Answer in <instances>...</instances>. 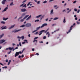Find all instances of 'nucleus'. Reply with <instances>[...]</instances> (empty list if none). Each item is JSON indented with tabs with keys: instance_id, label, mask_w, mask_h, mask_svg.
I'll use <instances>...</instances> for the list:
<instances>
[{
	"instance_id": "52",
	"label": "nucleus",
	"mask_w": 80,
	"mask_h": 80,
	"mask_svg": "<svg viewBox=\"0 0 80 80\" xmlns=\"http://www.w3.org/2000/svg\"><path fill=\"white\" fill-rule=\"evenodd\" d=\"M21 56H20V55L19 56H18L19 58H21Z\"/></svg>"
},
{
	"instance_id": "8",
	"label": "nucleus",
	"mask_w": 80,
	"mask_h": 80,
	"mask_svg": "<svg viewBox=\"0 0 80 80\" xmlns=\"http://www.w3.org/2000/svg\"><path fill=\"white\" fill-rule=\"evenodd\" d=\"M4 27V26H3L1 28H2L1 30H3V29H7V26H5L4 27Z\"/></svg>"
},
{
	"instance_id": "43",
	"label": "nucleus",
	"mask_w": 80,
	"mask_h": 80,
	"mask_svg": "<svg viewBox=\"0 0 80 80\" xmlns=\"http://www.w3.org/2000/svg\"><path fill=\"white\" fill-rule=\"evenodd\" d=\"M27 0H25L23 1V3H25V2H27Z\"/></svg>"
},
{
	"instance_id": "45",
	"label": "nucleus",
	"mask_w": 80,
	"mask_h": 80,
	"mask_svg": "<svg viewBox=\"0 0 80 80\" xmlns=\"http://www.w3.org/2000/svg\"><path fill=\"white\" fill-rule=\"evenodd\" d=\"M37 3L38 4H40V1H38L37 2Z\"/></svg>"
},
{
	"instance_id": "4",
	"label": "nucleus",
	"mask_w": 80,
	"mask_h": 80,
	"mask_svg": "<svg viewBox=\"0 0 80 80\" xmlns=\"http://www.w3.org/2000/svg\"><path fill=\"white\" fill-rule=\"evenodd\" d=\"M73 27V26L72 25V26L70 27V29L68 30V32H67V34H68V33H69V32H71V30H72V27Z\"/></svg>"
},
{
	"instance_id": "40",
	"label": "nucleus",
	"mask_w": 80,
	"mask_h": 80,
	"mask_svg": "<svg viewBox=\"0 0 80 80\" xmlns=\"http://www.w3.org/2000/svg\"><path fill=\"white\" fill-rule=\"evenodd\" d=\"M19 43V45L20 47H21L22 46V44H21V42H20Z\"/></svg>"
},
{
	"instance_id": "56",
	"label": "nucleus",
	"mask_w": 80,
	"mask_h": 80,
	"mask_svg": "<svg viewBox=\"0 0 80 80\" xmlns=\"http://www.w3.org/2000/svg\"><path fill=\"white\" fill-rule=\"evenodd\" d=\"M57 7V5H54V8H55V7Z\"/></svg>"
},
{
	"instance_id": "32",
	"label": "nucleus",
	"mask_w": 80,
	"mask_h": 80,
	"mask_svg": "<svg viewBox=\"0 0 80 80\" xmlns=\"http://www.w3.org/2000/svg\"><path fill=\"white\" fill-rule=\"evenodd\" d=\"M31 2H28V4H27V6H28L29 5H30V4Z\"/></svg>"
},
{
	"instance_id": "35",
	"label": "nucleus",
	"mask_w": 80,
	"mask_h": 80,
	"mask_svg": "<svg viewBox=\"0 0 80 80\" xmlns=\"http://www.w3.org/2000/svg\"><path fill=\"white\" fill-rule=\"evenodd\" d=\"M37 30H35L33 31L32 32V33H34V32H37Z\"/></svg>"
},
{
	"instance_id": "33",
	"label": "nucleus",
	"mask_w": 80,
	"mask_h": 80,
	"mask_svg": "<svg viewBox=\"0 0 80 80\" xmlns=\"http://www.w3.org/2000/svg\"><path fill=\"white\" fill-rule=\"evenodd\" d=\"M24 41L26 42L27 43H28V41L27 40L25 39L24 40Z\"/></svg>"
},
{
	"instance_id": "28",
	"label": "nucleus",
	"mask_w": 80,
	"mask_h": 80,
	"mask_svg": "<svg viewBox=\"0 0 80 80\" xmlns=\"http://www.w3.org/2000/svg\"><path fill=\"white\" fill-rule=\"evenodd\" d=\"M1 23H2L3 24H5V22L4 21H2L1 22Z\"/></svg>"
},
{
	"instance_id": "7",
	"label": "nucleus",
	"mask_w": 80,
	"mask_h": 80,
	"mask_svg": "<svg viewBox=\"0 0 80 80\" xmlns=\"http://www.w3.org/2000/svg\"><path fill=\"white\" fill-rule=\"evenodd\" d=\"M6 41L5 40H1L0 41V43L2 44V43H3V42H5Z\"/></svg>"
},
{
	"instance_id": "10",
	"label": "nucleus",
	"mask_w": 80,
	"mask_h": 80,
	"mask_svg": "<svg viewBox=\"0 0 80 80\" xmlns=\"http://www.w3.org/2000/svg\"><path fill=\"white\" fill-rule=\"evenodd\" d=\"M21 11L22 12H24L27 11V10L25 8H22L21 9Z\"/></svg>"
},
{
	"instance_id": "23",
	"label": "nucleus",
	"mask_w": 80,
	"mask_h": 80,
	"mask_svg": "<svg viewBox=\"0 0 80 80\" xmlns=\"http://www.w3.org/2000/svg\"><path fill=\"white\" fill-rule=\"evenodd\" d=\"M10 62H11V60H9L8 62V65H10Z\"/></svg>"
},
{
	"instance_id": "20",
	"label": "nucleus",
	"mask_w": 80,
	"mask_h": 80,
	"mask_svg": "<svg viewBox=\"0 0 80 80\" xmlns=\"http://www.w3.org/2000/svg\"><path fill=\"white\" fill-rule=\"evenodd\" d=\"M40 28H41V27H40V26L37 27L36 29V30L37 31L38 30H39V29Z\"/></svg>"
},
{
	"instance_id": "54",
	"label": "nucleus",
	"mask_w": 80,
	"mask_h": 80,
	"mask_svg": "<svg viewBox=\"0 0 80 80\" xmlns=\"http://www.w3.org/2000/svg\"><path fill=\"white\" fill-rule=\"evenodd\" d=\"M12 48V51H13L15 50V48Z\"/></svg>"
},
{
	"instance_id": "50",
	"label": "nucleus",
	"mask_w": 80,
	"mask_h": 80,
	"mask_svg": "<svg viewBox=\"0 0 80 80\" xmlns=\"http://www.w3.org/2000/svg\"><path fill=\"white\" fill-rule=\"evenodd\" d=\"M22 44H25V42H22Z\"/></svg>"
},
{
	"instance_id": "21",
	"label": "nucleus",
	"mask_w": 80,
	"mask_h": 80,
	"mask_svg": "<svg viewBox=\"0 0 80 80\" xmlns=\"http://www.w3.org/2000/svg\"><path fill=\"white\" fill-rule=\"evenodd\" d=\"M31 18V15H30V16H29V17L26 19V20H29Z\"/></svg>"
},
{
	"instance_id": "41",
	"label": "nucleus",
	"mask_w": 80,
	"mask_h": 80,
	"mask_svg": "<svg viewBox=\"0 0 80 80\" xmlns=\"http://www.w3.org/2000/svg\"><path fill=\"white\" fill-rule=\"evenodd\" d=\"M23 57H24V55L23 54H22L21 56V58H23Z\"/></svg>"
},
{
	"instance_id": "24",
	"label": "nucleus",
	"mask_w": 80,
	"mask_h": 80,
	"mask_svg": "<svg viewBox=\"0 0 80 80\" xmlns=\"http://www.w3.org/2000/svg\"><path fill=\"white\" fill-rule=\"evenodd\" d=\"M63 22V23H65V22H66V21L65 20V17L64 18Z\"/></svg>"
},
{
	"instance_id": "5",
	"label": "nucleus",
	"mask_w": 80,
	"mask_h": 80,
	"mask_svg": "<svg viewBox=\"0 0 80 80\" xmlns=\"http://www.w3.org/2000/svg\"><path fill=\"white\" fill-rule=\"evenodd\" d=\"M44 32H45V30H41V31H40L39 32V33H40L39 34V35H42V33H43Z\"/></svg>"
},
{
	"instance_id": "59",
	"label": "nucleus",
	"mask_w": 80,
	"mask_h": 80,
	"mask_svg": "<svg viewBox=\"0 0 80 80\" xmlns=\"http://www.w3.org/2000/svg\"><path fill=\"white\" fill-rule=\"evenodd\" d=\"M36 55H37L38 56L39 55V54H38V53H36Z\"/></svg>"
},
{
	"instance_id": "26",
	"label": "nucleus",
	"mask_w": 80,
	"mask_h": 80,
	"mask_svg": "<svg viewBox=\"0 0 80 80\" xmlns=\"http://www.w3.org/2000/svg\"><path fill=\"white\" fill-rule=\"evenodd\" d=\"M57 19H58V18H55L54 19H53V20H57Z\"/></svg>"
},
{
	"instance_id": "2",
	"label": "nucleus",
	"mask_w": 80,
	"mask_h": 80,
	"mask_svg": "<svg viewBox=\"0 0 80 80\" xmlns=\"http://www.w3.org/2000/svg\"><path fill=\"white\" fill-rule=\"evenodd\" d=\"M31 25V24L30 23H28L26 24L25 26L27 27H30Z\"/></svg>"
},
{
	"instance_id": "42",
	"label": "nucleus",
	"mask_w": 80,
	"mask_h": 80,
	"mask_svg": "<svg viewBox=\"0 0 80 80\" xmlns=\"http://www.w3.org/2000/svg\"><path fill=\"white\" fill-rule=\"evenodd\" d=\"M74 10L75 12H77V9L76 8H75V9H74Z\"/></svg>"
},
{
	"instance_id": "53",
	"label": "nucleus",
	"mask_w": 80,
	"mask_h": 80,
	"mask_svg": "<svg viewBox=\"0 0 80 80\" xmlns=\"http://www.w3.org/2000/svg\"><path fill=\"white\" fill-rule=\"evenodd\" d=\"M28 36L29 37H30L31 36H30V34H29L28 35Z\"/></svg>"
},
{
	"instance_id": "9",
	"label": "nucleus",
	"mask_w": 80,
	"mask_h": 80,
	"mask_svg": "<svg viewBox=\"0 0 80 80\" xmlns=\"http://www.w3.org/2000/svg\"><path fill=\"white\" fill-rule=\"evenodd\" d=\"M7 1V0H3L2 2V3L3 5H5V2Z\"/></svg>"
},
{
	"instance_id": "38",
	"label": "nucleus",
	"mask_w": 80,
	"mask_h": 80,
	"mask_svg": "<svg viewBox=\"0 0 80 80\" xmlns=\"http://www.w3.org/2000/svg\"><path fill=\"white\" fill-rule=\"evenodd\" d=\"M46 38L47 37H46V36H44L43 37V39H46Z\"/></svg>"
},
{
	"instance_id": "62",
	"label": "nucleus",
	"mask_w": 80,
	"mask_h": 80,
	"mask_svg": "<svg viewBox=\"0 0 80 80\" xmlns=\"http://www.w3.org/2000/svg\"><path fill=\"white\" fill-rule=\"evenodd\" d=\"M14 45H15V43H12V46H14Z\"/></svg>"
},
{
	"instance_id": "18",
	"label": "nucleus",
	"mask_w": 80,
	"mask_h": 80,
	"mask_svg": "<svg viewBox=\"0 0 80 80\" xmlns=\"http://www.w3.org/2000/svg\"><path fill=\"white\" fill-rule=\"evenodd\" d=\"M3 20H5V21L7 20H8V18H3Z\"/></svg>"
},
{
	"instance_id": "25",
	"label": "nucleus",
	"mask_w": 80,
	"mask_h": 80,
	"mask_svg": "<svg viewBox=\"0 0 80 80\" xmlns=\"http://www.w3.org/2000/svg\"><path fill=\"white\" fill-rule=\"evenodd\" d=\"M42 15H39L38 16H36V18H39V17H41L42 16Z\"/></svg>"
},
{
	"instance_id": "39",
	"label": "nucleus",
	"mask_w": 80,
	"mask_h": 80,
	"mask_svg": "<svg viewBox=\"0 0 80 80\" xmlns=\"http://www.w3.org/2000/svg\"><path fill=\"white\" fill-rule=\"evenodd\" d=\"M18 52V53L19 54V53L20 54H21V53H22V52L21 51H20V52Z\"/></svg>"
},
{
	"instance_id": "12",
	"label": "nucleus",
	"mask_w": 80,
	"mask_h": 80,
	"mask_svg": "<svg viewBox=\"0 0 80 80\" xmlns=\"http://www.w3.org/2000/svg\"><path fill=\"white\" fill-rule=\"evenodd\" d=\"M15 24H14L13 25H12L11 27H9L8 28V29L10 30V29H12V28H13V27H14V26H15Z\"/></svg>"
},
{
	"instance_id": "17",
	"label": "nucleus",
	"mask_w": 80,
	"mask_h": 80,
	"mask_svg": "<svg viewBox=\"0 0 80 80\" xmlns=\"http://www.w3.org/2000/svg\"><path fill=\"white\" fill-rule=\"evenodd\" d=\"M4 36V34H3V33H2L1 35H0V39L2 38V37H3V36Z\"/></svg>"
},
{
	"instance_id": "44",
	"label": "nucleus",
	"mask_w": 80,
	"mask_h": 80,
	"mask_svg": "<svg viewBox=\"0 0 80 80\" xmlns=\"http://www.w3.org/2000/svg\"><path fill=\"white\" fill-rule=\"evenodd\" d=\"M76 2H77V1H74L73 2V3H76Z\"/></svg>"
},
{
	"instance_id": "55",
	"label": "nucleus",
	"mask_w": 80,
	"mask_h": 80,
	"mask_svg": "<svg viewBox=\"0 0 80 80\" xmlns=\"http://www.w3.org/2000/svg\"><path fill=\"white\" fill-rule=\"evenodd\" d=\"M43 18V16H42V17L41 18L40 20H42V18Z\"/></svg>"
},
{
	"instance_id": "46",
	"label": "nucleus",
	"mask_w": 80,
	"mask_h": 80,
	"mask_svg": "<svg viewBox=\"0 0 80 80\" xmlns=\"http://www.w3.org/2000/svg\"><path fill=\"white\" fill-rule=\"evenodd\" d=\"M77 24H78V25L79 24H80V22H78V21H77Z\"/></svg>"
},
{
	"instance_id": "3",
	"label": "nucleus",
	"mask_w": 80,
	"mask_h": 80,
	"mask_svg": "<svg viewBox=\"0 0 80 80\" xmlns=\"http://www.w3.org/2000/svg\"><path fill=\"white\" fill-rule=\"evenodd\" d=\"M22 30V29H18L17 30H14L12 31V33H16L17 32H19V31H21Z\"/></svg>"
},
{
	"instance_id": "49",
	"label": "nucleus",
	"mask_w": 80,
	"mask_h": 80,
	"mask_svg": "<svg viewBox=\"0 0 80 80\" xmlns=\"http://www.w3.org/2000/svg\"><path fill=\"white\" fill-rule=\"evenodd\" d=\"M8 62V59H6V62Z\"/></svg>"
},
{
	"instance_id": "61",
	"label": "nucleus",
	"mask_w": 80,
	"mask_h": 80,
	"mask_svg": "<svg viewBox=\"0 0 80 80\" xmlns=\"http://www.w3.org/2000/svg\"><path fill=\"white\" fill-rule=\"evenodd\" d=\"M18 48V47H16V48H15V50H16Z\"/></svg>"
},
{
	"instance_id": "30",
	"label": "nucleus",
	"mask_w": 80,
	"mask_h": 80,
	"mask_svg": "<svg viewBox=\"0 0 80 80\" xmlns=\"http://www.w3.org/2000/svg\"><path fill=\"white\" fill-rule=\"evenodd\" d=\"M25 24H23L20 27H25Z\"/></svg>"
},
{
	"instance_id": "63",
	"label": "nucleus",
	"mask_w": 80,
	"mask_h": 80,
	"mask_svg": "<svg viewBox=\"0 0 80 80\" xmlns=\"http://www.w3.org/2000/svg\"><path fill=\"white\" fill-rule=\"evenodd\" d=\"M9 49V48H6V50H8Z\"/></svg>"
},
{
	"instance_id": "48",
	"label": "nucleus",
	"mask_w": 80,
	"mask_h": 80,
	"mask_svg": "<svg viewBox=\"0 0 80 80\" xmlns=\"http://www.w3.org/2000/svg\"><path fill=\"white\" fill-rule=\"evenodd\" d=\"M0 65H2V66H3V64L1 63V62H0Z\"/></svg>"
},
{
	"instance_id": "60",
	"label": "nucleus",
	"mask_w": 80,
	"mask_h": 80,
	"mask_svg": "<svg viewBox=\"0 0 80 80\" xmlns=\"http://www.w3.org/2000/svg\"><path fill=\"white\" fill-rule=\"evenodd\" d=\"M77 19H78V18H77L76 17L75 18V20H77Z\"/></svg>"
},
{
	"instance_id": "37",
	"label": "nucleus",
	"mask_w": 80,
	"mask_h": 80,
	"mask_svg": "<svg viewBox=\"0 0 80 80\" xmlns=\"http://www.w3.org/2000/svg\"><path fill=\"white\" fill-rule=\"evenodd\" d=\"M25 7V8H26V7H27V6H26V4H25L22 7Z\"/></svg>"
},
{
	"instance_id": "19",
	"label": "nucleus",
	"mask_w": 80,
	"mask_h": 80,
	"mask_svg": "<svg viewBox=\"0 0 80 80\" xmlns=\"http://www.w3.org/2000/svg\"><path fill=\"white\" fill-rule=\"evenodd\" d=\"M13 4V2H12L10 4V6H12V5H14V4Z\"/></svg>"
},
{
	"instance_id": "29",
	"label": "nucleus",
	"mask_w": 80,
	"mask_h": 80,
	"mask_svg": "<svg viewBox=\"0 0 80 80\" xmlns=\"http://www.w3.org/2000/svg\"><path fill=\"white\" fill-rule=\"evenodd\" d=\"M40 20L39 19L36 20L35 21V22H39Z\"/></svg>"
},
{
	"instance_id": "13",
	"label": "nucleus",
	"mask_w": 80,
	"mask_h": 80,
	"mask_svg": "<svg viewBox=\"0 0 80 80\" xmlns=\"http://www.w3.org/2000/svg\"><path fill=\"white\" fill-rule=\"evenodd\" d=\"M8 9V7H6L3 10L2 12H5V11H7V10Z\"/></svg>"
},
{
	"instance_id": "31",
	"label": "nucleus",
	"mask_w": 80,
	"mask_h": 80,
	"mask_svg": "<svg viewBox=\"0 0 80 80\" xmlns=\"http://www.w3.org/2000/svg\"><path fill=\"white\" fill-rule=\"evenodd\" d=\"M2 68H7V66H5L2 67Z\"/></svg>"
},
{
	"instance_id": "14",
	"label": "nucleus",
	"mask_w": 80,
	"mask_h": 80,
	"mask_svg": "<svg viewBox=\"0 0 80 80\" xmlns=\"http://www.w3.org/2000/svg\"><path fill=\"white\" fill-rule=\"evenodd\" d=\"M18 55H19V54L18 52H16L15 55V57H16L18 56Z\"/></svg>"
},
{
	"instance_id": "34",
	"label": "nucleus",
	"mask_w": 80,
	"mask_h": 80,
	"mask_svg": "<svg viewBox=\"0 0 80 80\" xmlns=\"http://www.w3.org/2000/svg\"><path fill=\"white\" fill-rule=\"evenodd\" d=\"M38 38V37H36L34 38V40H36V39H37Z\"/></svg>"
},
{
	"instance_id": "27",
	"label": "nucleus",
	"mask_w": 80,
	"mask_h": 80,
	"mask_svg": "<svg viewBox=\"0 0 80 80\" xmlns=\"http://www.w3.org/2000/svg\"><path fill=\"white\" fill-rule=\"evenodd\" d=\"M9 50H12V48L10 47L9 48Z\"/></svg>"
},
{
	"instance_id": "58",
	"label": "nucleus",
	"mask_w": 80,
	"mask_h": 80,
	"mask_svg": "<svg viewBox=\"0 0 80 80\" xmlns=\"http://www.w3.org/2000/svg\"><path fill=\"white\" fill-rule=\"evenodd\" d=\"M39 43H43V41H41V42L40 41Z\"/></svg>"
},
{
	"instance_id": "36",
	"label": "nucleus",
	"mask_w": 80,
	"mask_h": 80,
	"mask_svg": "<svg viewBox=\"0 0 80 80\" xmlns=\"http://www.w3.org/2000/svg\"><path fill=\"white\" fill-rule=\"evenodd\" d=\"M47 2V1H44L43 2V3H46Z\"/></svg>"
},
{
	"instance_id": "11",
	"label": "nucleus",
	"mask_w": 80,
	"mask_h": 80,
	"mask_svg": "<svg viewBox=\"0 0 80 80\" xmlns=\"http://www.w3.org/2000/svg\"><path fill=\"white\" fill-rule=\"evenodd\" d=\"M47 23H44L41 26V28H42V27H43L44 26H47Z\"/></svg>"
},
{
	"instance_id": "16",
	"label": "nucleus",
	"mask_w": 80,
	"mask_h": 80,
	"mask_svg": "<svg viewBox=\"0 0 80 80\" xmlns=\"http://www.w3.org/2000/svg\"><path fill=\"white\" fill-rule=\"evenodd\" d=\"M53 9H52L50 12V14L51 15H52V14H53Z\"/></svg>"
},
{
	"instance_id": "51",
	"label": "nucleus",
	"mask_w": 80,
	"mask_h": 80,
	"mask_svg": "<svg viewBox=\"0 0 80 80\" xmlns=\"http://www.w3.org/2000/svg\"><path fill=\"white\" fill-rule=\"evenodd\" d=\"M23 6V4H22L21 5H20V7H22Z\"/></svg>"
},
{
	"instance_id": "47",
	"label": "nucleus",
	"mask_w": 80,
	"mask_h": 80,
	"mask_svg": "<svg viewBox=\"0 0 80 80\" xmlns=\"http://www.w3.org/2000/svg\"><path fill=\"white\" fill-rule=\"evenodd\" d=\"M32 51H33V52H34L35 51V49L34 48H32Z\"/></svg>"
},
{
	"instance_id": "15",
	"label": "nucleus",
	"mask_w": 80,
	"mask_h": 80,
	"mask_svg": "<svg viewBox=\"0 0 80 80\" xmlns=\"http://www.w3.org/2000/svg\"><path fill=\"white\" fill-rule=\"evenodd\" d=\"M46 35H48V37H49L50 35V34L49 33V32H47Z\"/></svg>"
},
{
	"instance_id": "1",
	"label": "nucleus",
	"mask_w": 80,
	"mask_h": 80,
	"mask_svg": "<svg viewBox=\"0 0 80 80\" xmlns=\"http://www.w3.org/2000/svg\"><path fill=\"white\" fill-rule=\"evenodd\" d=\"M30 15H26L23 18V19H22L20 20V22H23V20H25V19L26 18H27V17H28V16H29Z\"/></svg>"
},
{
	"instance_id": "6",
	"label": "nucleus",
	"mask_w": 80,
	"mask_h": 80,
	"mask_svg": "<svg viewBox=\"0 0 80 80\" xmlns=\"http://www.w3.org/2000/svg\"><path fill=\"white\" fill-rule=\"evenodd\" d=\"M24 36H22V37H20L19 36H18L17 37V38H22V40H23L24 39Z\"/></svg>"
},
{
	"instance_id": "22",
	"label": "nucleus",
	"mask_w": 80,
	"mask_h": 80,
	"mask_svg": "<svg viewBox=\"0 0 80 80\" xmlns=\"http://www.w3.org/2000/svg\"><path fill=\"white\" fill-rule=\"evenodd\" d=\"M26 14V13H23L22 15V17H24L25 15Z\"/></svg>"
},
{
	"instance_id": "64",
	"label": "nucleus",
	"mask_w": 80,
	"mask_h": 80,
	"mask_svg": "<svg viewBox=\"0 0 80 80\" xmlns=\"http://www.w3.org/2000/svg\"><path fill=\"white\" fill-rule=\"evenodd\" d=\"M67 10H70V9L69 8H68L67 9Z\"/></svg>"
},
{
	"instance_id": "57",
	"label": "nucleus",
	"mask_w": 80,
	"mask_h": 80,
	"mask_svg": "<svg viewBox=\"0 0 80 80\" xmlns=\"http://www.w3.org/2000/svg\"><path fill=\"white\" fill-rule=\"evenodd\" d=\"M80 12V10H79L77 11V13H79Z\"/></svg>"
}]
</instances>
